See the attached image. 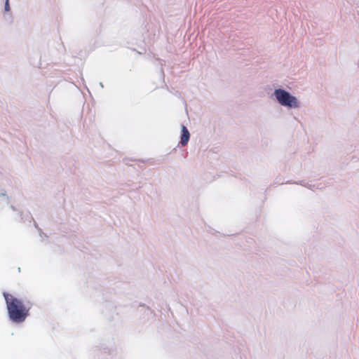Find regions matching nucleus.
<instances>
[{"label": "nucleus", "mask_w": 359, "mask_h": 359, "mask_svg": "<svg viewBox=\"0 0 359 359\" xmlns=\"http://www.w3.org/2000/svg\"><path fill=\"white\" fill-rule=\"evenodd\" d=\"M8 313L10 319L15 323H22L29 316L31 305L25 304L20 299L4 292Z\"/></svg>", "instance_id": "1"}, {"label": "nucleus", "mask_w": 359, "mask_h": 359, "mask_svg": "<svg viewBox=\"0 0 359 359\" xmlns=\"http://www.w3.org/2000/svg\"><path fill=\"white\" fill-rule=\"evenodd\" d=\"M274 95L278 102L285 107L297 108L299 107L297 98L291 95L288 92L283 89H276Z\"/></svg>", "instance_id": "2"}, {"label": "nucleus", "mask_w": 359, "mask_h": 359, "mask_svg": "<svg viewBox=\"0 0 359 359\" xmlns=\"http://www.w3.org/2000/svg\"><path fill=\"white\" fill-rule=\"evenodd\" d=\"M190 134L186 126H182V136L180 143L182 146L187 144L189 140Z\"/></svg>", "instance_id": "3"}, {"label": "nucleus", "mask_w": 359, "mask_h": 359, "mask_svg": "<svg viewBox=\"0 0 359 359\" xmlns=\"http://www.w3.org/2000/svg\"><path fill=\"white\" fill-rule=\"evenodd\" d=\"M4 10L5 11L8 12L10 11V5H9V0H6L5 1V6H4Z\"/></svg>", "instance_id": "4"}]
</instances>
